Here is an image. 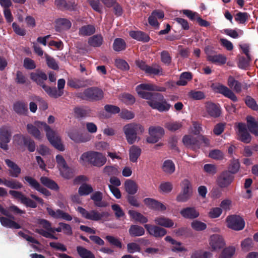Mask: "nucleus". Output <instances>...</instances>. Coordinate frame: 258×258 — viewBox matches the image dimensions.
Wrapping results in <instances>:
<instances>
[{
	"label": "nucleus",
	"instance_id": "f257e3e1",
	"mask_svg": "<svg viewBox=\"0 0 258 258\" xmlns=\"http://www.w3.org/2000/svg\"><path fill=\"white\" fill-rule=\"evenodd\" d=\"M136 90L139 96L149 101L148 104L153 109H156L160 112L168 111L171 107L164 96L159 93H151L146 91L165 92L166 88L158 86L153 84H141L136 88Z\"/></svg>",
	"mask_w": 258,
	"mask_h": 258
},
{
	"label": "nucleus",
	"instance_id": "f03ea898",
	"mask_svg": "<svg viewBox=\"0 0 258 258\" xmlns=\"http://www.w3.org/2000/svg\"><path fill=\"white\" fill-rule=\"evenodd\" d=\"M0 184H3L7 187L14 190H10L9 194L12 197L17 200L21 201V203L25 205L27 207L31 208H36L37 204L36 202L27 197L21 191L17 190L23 187V184L18 180L14 179H7L6 178L2 179L0 178Z\"/></svg>",
	"mask_w": 258,
	"mask_h": 258
},
{
	"label": "nucleus",
	"instance_id": "7ed1b4c3",
	"mask_svg": "<svg viewBox=\"0 0 258 258\" xmlns=\"http://www.w3.org/2000/svg\"><path fill=\"white\" fill-rule=\"evenodd\" d=\"M144 131V127L142 124L135 122L127 124L123 127L125 139L130 145L139 142L141 140L139 135H142Z\"/></svg>",
	"mask_w": 258,
	"mask_h": 258
},
{
	"label": "nucleus",
	"instance_id": "20e7f679",
	"mask_svg": "<svg viewBox=\"0 0 258 258\" xmlns=\"http://www.w3.org/2000/svg\"><path fill=\"white\" fill-rule=\"evenodd\" d=\"M76 96L83 100L94 102L101 100L104 93L102 89L97 87H92L85 89L83 92L77 93Z\"/></svg>",
	"mask_w": 258,
	"mask_h": 258
},
{
	"label": "nucleus",
	"instance_id": "39448f33",
	"mask_svg": "<svg viewBox=\"0 0 258 258\" xmlns=\"http://www.w3.org/2000/svg\"><path fill=\"white\" fill-rule=\"evenodd\" d=\"M35 124L38 126L41 125L44 128L48 140L53 147L60 151L64 150V146L61 143L60 139L57 136L56 133L52 130L46 122L36 121Z\"/></svg>",
	"mask_w": 258,
	"mask_h": 258
},
{
	"label": "nucleus",
	"instance_id": "423d86ee",
	"mask_svg": "<svg viewBox=\"0 0 258 258\" xmlns=\"http://www.w3.org/2000/svg\"><path fill=\"white\" fill-rule=\"evenodd\" d=\"M80 160L87 162L93 166L100 167L106 162V158L101 153L96 151H88L84 153Z\"/></svg>",
	"mask_w": 258,
	"mask_h": 258
},
{
	"label": "nucleus",
	"instance_id": "0eeeda50",
	"mask_svg": "<svg viewBox=\"0 0 258 258\" xmlns=\"http://www.w3.org/2000/svg\"><path fill=\"white\" fill-rule=\"evenodd\" d=\"M77 211L79 212L82 216L86 219L90 220L95 221L101 220L103 219H107L110 216L108 212H102L99 213L98 211L93 210L89 212L87 211L85 209L78 207Z\"/></svg>",
	"mask_w": 258,
	"mask_h": 258
},
{
	"label": "nucleus",
	"instance_id": "6e6552de",
	"mask_svg": "<svg viewBox=\"0 0 258 258\" xmlns=\"http://www.w3.org/2000/svg\"><path fill=\"white\" fill-rule=\"evenodd\" d=\"M37 223L46 230L43 229H36L35 230L36 233L46 238L55 240L58 239L56 236L50 233V231H52V227H51V223L49 221L44 219H38Z\"/></svg>",
	"mask_w": 258,
	"mask_h": 258
},
{
	"label": "nucleus",
	"instance_id": "1a4fd4ad",
	"mask_svg": "<svg viewBox=\"0 0 258 258\" xmlns=\"http://www.w3.org/2000/svg\"><path fill=\"white\" fill-rule=\"evenodd\" d=\"M12 132L8 125H3L0 127V148L5 151L9 149L8 143L11 140Z\"/></svg>",
	"mask_w": 258,
	"mask_h": 258
},
{
	"label": "nucleus",
	"instance_id": "9d476101",
	"mask_svg": "<svg viewBox=\"0 0 258 258\" xmlns=\"http://www.w3.org/2000/svg\"><path fill=\"white\" fill-rule=\"evenodd\" d=\"M227 227L234 230H242L245 226L243 219L239 215H233L229 216L226 218Z\"/></svg>",
	"mask_w": 258,
	"mask_h": 258
},
{
	"label": "nucleus",
	"instance_id": "9b49d317",
	"mask_svg": "<svg viewBox=\"0 0 258 258\" xmlns=\"http://www.w3.org/2000/svg\"><path fill=\"white\" fill-rule=\"evenodd\" d=\"M149 134L150 136L147 138V142L154 144L163 137L165 132L164 128L161 126H151L149 128Z\"/></svg>",
	"mask_w": 258,
	"mask_h": 258
},
{
	"label": "nucleus",
	"instance_id": "f8f14e48",
	"mask_svg": "<svg viewBox=\"0 0 258 258\" xmlns=\"http://www.w3.org/2000/svg\"><path fill=\"white\" fill-rule=\"evenodd\" d=\"M234 176L227 170L222 171L217 177L216 184L220 188H227L233 182Z\"/></svg>",
	"mask_w": 258,
	"mask_h": 258
},
{
	"label": "nucleus",
	"instance_id": "ddd939ff",
	"mask_svg": "<svg viewBox=\"0 0 258 258\" xmlns=\"http://www.w3.org/2000/svg\"><path fill=\"white\" fill-rule=\"evenodd\" d=\"M30 78L38 85L41 86L46 93H47L49 86L44 83L47 79V75L45 73L41 71H37L35 72L31 73Z\"/></svg>",
	"mask_w": 258,
	"mask_h": 258
},
{
	"label": "nucleus",
	"instance_id": "4468645a",
	"mask_svg": "<svg viewBox=\"0 0 258 258\" xmlns=\"http://www.w3.org/2000/svg\"><path fill=\"white\" fill-rule=\"evenodd\" d=\"M213 90L216 93L222 94L225 97L230 99L233 102L237 101V98L234 92L227 87L220 84H214L211 85Z\"/></svg>",
	"mask_w": 258,
	"mask_h": 258
},
{
	"label": "nucleus",
	"instance_id": "2eb2a0df",
	"mask_svg": "<svg viewBox=\"0 0 258 258\" xmlns=\"http://www.w3.org/2000/svg\"><path fill=\"white\" fill-rule=\"evenodd\" d=\"M237 132H236L237 139L240 141L248 144L251 142V136L247 131L246 124L239 122L237 123Z\"/></svg>",
	"mask_w": 258,
	"mask_h": 258
},
{
	"label": "nucleus",
	"instance_id": "dca6fc26",
	"mask_svg": "<svg viewBox=\"0 0 258 258\" xmlns=\"http://www.w3.org/2000/svg\"><path fill=\"white\" fill-rule=\"evenodd\" d=\"M66 81L64 79H60L57 81L58 90L55 87L49 86L47 94L51 97L57 98L63 94V89L64 87Z\"/></svg>",
	"mask_w": 258,
	"mask_h": 258
},
{
	"label": "nucleus",
	"instance_id": "f3484780",
	"mask_svg": "<svg viewBox=\"0 0 258 258\" xmlns=\"http://www.w3.org/2000/svg\"><path fill=\"white\" fill-rule=\"evenodd\" d=\"M223 237L217 234L211 236V251H219L225 245Z\"/></svg>",
	"mask_w": 258,
	"mask_h": 258
},
{
	"label": "nucleus",
	"instance_id": "a211bd4d",
	"mask_svg": "<svg viewBox=\"0 0 258 258\" xmlns=\"http://www.w3.org/2000/svg\"><path fill=\"white\" fill-rule=\"evenodd\" d=\"M144 227L151 235L156 238L162 237L167 233L165 229L156 225L146 224L144 225Z\"/></svg>",
	"mask_w": 258,
	"mask_h": 258
},
{
	"label": "nucleus",
	"instance_id": "6ab92c4d",
	"mask_svg": "<svg viewBox=\"0 0 258 258\" xmlns=\"http://www.w3.org/2000/svg\"><path fill=\"white\" fill-rule=\"evenodd\" d=\"M183 144L188 148L196 151L201 147V143L197 138L189 135H185L182 139Z\"/></svg>",
	"mask_w": 258,
	"mask_h": 258
},
{
	"label": "nucleus",
	"instance_id": "aec40b11",
	"mask_svg": "<svg viewBox=\"0 0 258 258\" xmlns=\"http://www.w3.org/2000/svg\"><path fill=\"white\" fill-rule=\"evenodd\" d=\"M144 203L149 208L152 210L161 211L166 210V207L164 205L154 199L146 198L144 200Z\"/></svg>",
	"mask_w": 258,
	"mask_h": 258
},
{
	"label": "nucleus",
	"instance_id": "412c9836",
	"mask_svg": "<svg viewBox=\"0 0 258 258\" xmlns=\"http://www.w3.org/2000/svg\"><path fill=\"white\" fill-rule=\"evenodd\" d=\"M91 81L83 78H71L68 80L67 84L71 88L79 89L91 85Z\"/></svg>",
	"mask_w": 258,
	"mask_h": 258
},
{
	"label": "nucleus",
	"instance_id": "4be33fe9",
	"mask_svg": "<svg viewBox=\"0 0 258 258\" xmlns=\"http://www.w3.org/2000/svg\"><path fill=\"white\" fill-rule=\"evenodd\" d=\"M69 137L76 143H85L90 140L87 134H81L77 131H73L69 133Z\"/></svg>",
	"mask_w": 258,
	"mask_h": 258
},
{
	"label": "nucleus",
	"instance_id": "5701e85b",
	"mask_svg": "<svg viewBox=\"0 0 258 258\" xmlns=\"http://www.w3.org/2000/svg\"><path fill=\"white\" fill-rule=\"evenodd\" d=\"M129 35L134 39L143 43H146L150 41L149 35L145 32L141 31H131Z\"/></svg>",
	"mask_w": 258,
	"mask_h": 258
},
{
	"label": "nucleus",
	"instance_id": "b1692460",
	"mask_svg": "<svg viewBox=\"0 0 258 258\" xmlns=\"http://www.w3.org/2000/svg\"><path fill=\"white\" fill-rule=\"evenodd\" d=\"M180 214L184 218L188 219H196L200 215L199 212L194 207L183 208L180 211Z\"/></svg>",
	"mask_w": 258,
	"mask_h": 258
},
{
	"label": "nucleus",
	"instance_id": "393cba45",
	"mask_svg": "<svg viewBox=\"0 0 258 258\" xmlns=\"http://www.w3.org/2000/svg\"><path fill=\"white\" fill-rule=\"evenodd\" d=\"M5 162L6 165L11 168V169L9 170L10 175L13 177H18L21 172L20 167L15 162L9 159H6Z\"/></svg>",
	"mask_w": 258,
	"mask_h": 258
},
{
	"label": "nucleus",
	"instance_id": "a878e982",
	"mask_svg": "<svg viewBox=\"0 0 258 258\" xmlns=\"http://www.w3.org/2000/svg\"><path fill=\"white\" fill-rule=\"evenodd\" d=\"M13 109L19 115H26L28 112L27 103L23 101L16 102L14 104Z\"/></svg>",
	"mask_w": 258,
	"mask_h": 258
},
{
	"label": "nucleus",
	"instance_id": "bb28decb",
	"mask_svg": "<svg viewBox=\"0 0 258 258\" xmlns=\"http://www.w3.org/2000/svg\"><path fill=\"white\" fill-rule=\"evenodd\" d=\"M54 4L59 10L74 11L75 9V5L74 3L69 2L68 3L66 0H55Z\"/></svg>",
	"mask_w": 258,
	"mask_h": 258
},
{
	"label": "nucleus",
	"instance_id": "cd10ccee",
	"mask_svg": "<svg viewBox=\"0 0 258 258\" xmlns=\"http://www.w3.org/2000/svg\"><path fill=\"white\" fill-rule=\"evenodd\" d=\"M75 115L77 118H83L90 115L91 112L89 107L86 106L76 107L74 109Z\"/></svg>",
	"mask_w": 258,
	"mask_h": 258
},
{
	"label": "nucleus",
	"instance_id": "c85d7f7f",
	"mask_svg": "<svg viewBox=\"0 0 258 258\" xmlns=\"http://www.w3.org/2000/svg\"><path fill=\"white\" fill-rule=\"evenodd\" d=\"M142 153L141 149L136 145H133L129 150V159L131 162H137Z\"/></svg>",
	"mask_w": 258,
	"mask_h": 258
},
{
	"label": "nucleus",
	"instance_id": "c756f323",
	"mask_svg": "<svg viewBox=\"0 0 258 258\" xmlns=\"http://www.w3.org/2000/svg\"><path fill=\"white\" fill-rule=\"evenodd\" d=\"M247 126L249 132L258 136V124L254 117L251 116H247L246 117Z\"/></svg>",
	"mask_w": 258,
	"mask_h": 258
},
{
	"label": "nucleus",
	"instance_id": "7c9ffc66",
	"mask_svg": "<svg viewBox=\"0 0 258 258\" xmlns=\"http://www.w3.org/2000/svg\"><path fill=\"white\" fill-rule=\"evenodd\" d=\"M90 199L93 201L95 206L98 207H105V202H102L103 194L100 191H96L91 195Z\"/></svg>",
	"mask_w": 258,
	"mask_h": 258
},
{
	"label": "nucleus",
	"instance_id": "2f4dec72",
	"mask_svg": "<svg viewBox=\"0 0 258 258\" xmlns=\"http://www.w3.org/2000/svg\"><path fill=\"white\" fill-rule=\"evenodd\" d=\"M145 230L143 227L138 225H131L129 229L128 233L131 237H139L145 234Z\"/></svg>",
	"mask_w": 258,
	"mask_h": 258
},
{
	"label": "nucleus",
	"instance_id": "473e14b6",
	"mask_svg": "<svg viewBox=\"0 0 258 258\" xmlns=\"http://www.w3.org/2000/svg\"><path fill=\"white\" fill-rule=\"evenodd\" d=\"M124 188L128 195H134L138 189L137 184L131 179H127L124 182Z\"/></svg>",
	"mask_w": 258,
	"mask_h": 258
},
{
	"label": "nucleus",
	"instance_id": "72a5a7b5",
	"mask_svg": "<svg viewBox=\"0 0 258 258\" xmlns=\"http://www.w3.org/2000/svg\"><path fill=\"white\" fill-rule=\"evenodd\" d=\"M41 183L47 188L53 190H57L59 186L53 180L46 176H42L40 179Z\"/></svg>",
	"mask_w": 258,
	"mask_h": 258
},
{
	"label": "nucleus",
	"instance_id": "f704fd0d",
	"mask_svg": "<svg viewBox=\"0 0 258 258\" xmlns=\"http://www.w3.org/2000/svg\"><path fill=\"white\" fill-rule=\"evenodd\" d=\"M76 250L81 258H96L94 254L91 250L83 246H77Z\"/></svg>",
	"mask_w": 258,
	"mask_h": 258
},
{
	"label": "nucleus",
	"instance_id": "c9c22d12",
	"mask_svg": "<svg viewBox=\"0 0 258 258\" xmlns=\"http://www.w3.org/2000/svg\"><path fill=\"white\" fill-rule=\"evenodd\" d=\"M236 248L234 246H229L223 249L218 258H232L235 254Z\"/></svg>",
	"mask_w": 258,
	"mask_h": 258
},
{
	"label": "nucleus",
	"instance_id": "e433bc0d",
	"mask_svg": "<svg viewBox=\"0 0 258 258\" xmlns=\"http://www.w3.org/2000/svg\"><path fill=\"white\" fill-rule=\"evenodd\" d=\"M154 221L156 224L167 228L172 227L174 225V222L172 220L164 216L156 218Z\"/></svg>",
	"mask_w": 258,
	"mask_h": 258
},
{
	"label": "nucleus",
	"instance_id": "4c0bfd02",
	"mask_svg": "<svg viewBox=\"0 0 258 258\" xmlns=\"http://www.w3.org/2000/svg\"><path fill=\"white\" fill-rule=\"evenodd\" d=\"M0 222L4 227L16 229L21 228V226L18 223L7 217H1Z\"/></svg>",
	"mask_w": 258,
	"mask_h": 258
},
{
	"label": "nucleus",
	"instance_id": "58836bf2",
	"mask_svg": "<svg viewBox=\"0 0 258 258\" xmlns=\"http://www.w3.org/2000/svg\"><path fill=\"white\" fill-rule=\"evenodd\" d=\"M145 73L149 75H162L163 70L160 66L155 63L153 64L151 66L148 65Z\"/></svg>",
	"mask_w": 258,
	"mask_h": 258
},
{
	"label": "nucleus",
	"instance_id": "ea45409f",
	"mask_svg": "<svg viewBox=\"0 0 258 258\" xmlns=\"http://www.w3.org/2000/svg\"><path fill=\"white\" fill-rule=\"evenodd\" d=\"M227 85L236 93H240L241 91V84L236 80L232 76L229 77L227 81Z\"/></svg>",
	"mask_w": 258,
	"mask_h": 258
},
{
	"label": "nucleus",
	"instance_id": "a19ab883",
	"mask_svg": "<svg viewBox=\"0 0 258 258\" xmlns=\"http://www.w3.org/2000/svg\"><path fill=\"white\" fill-rule=\"evenodd\" d=\"M128 214L132 219L141 224H145L148 222V218L141 213L134 210H129Z\"/></svg>",
	"mask_w": 258,
	"mask_h": 258
},
{
	"label": "nucleus",
	"instance_id": "79ce46f5",
	"mask_svg": "<svg viewBox=\"0 0 258 258\" xmlns=\"http://www.w3.org/2000/svg\"><path fill=\"white\" fill-rule=\"evenodd\" d=\"M126 47V42L123 39L117 38L114 39L112 48L115 51L119 52L124 50Z\"/></svg>",
	"mask_w": 258,
	"mask_h": 258
},
{
	"label": "nucleus",
	"instance_id": "37998d69",
	"mask_svg": "<svg viewBox=\"0 0 258 258\" xmlns=\"http://www.w3.org/2000/svg\"><path fill=\"white\" fill-rule=\"evenodd\" d=\"M26 128L28 133L35 139L38 140L41 139V133L35 125L32 123H28L26 125Z\"/></svg>",
	"mask_w": 258,
	"mask_h": 258
},
{
	"label": "nucleus",
	"instance_id": "c03bdc74",
	"mask_svg": "<svg viewBox=\"0 0 258 258\" xmlns=\"http://www.w3.org/2000/svg\"><path fill=\"white\" fill-rule=\"evenodd\" d=\"M95 32V28L92 25H87L79 29V34L80 36H90Z\"/></svg>",
	"mask_w": 258,
	"mask_h": 258
},
{
	"label": "nucleus",
	"instance_id": "a18cd8bd",
	"mask_svg": "<svg viewBox=\"0 0 258 258\" xmlns=\"http://www.w3.org/2000/svg\"><path fill=\"white\" fill-rule=\"evenodd\" d=\"M103 39L101 35H95L89 38L88 44L93 47H100L103 43Z\"/></svg>",
	"mask_w": 258,
	"mask_h": 258
},
{
	"label": "nucleus",
	"instance_id": "49530a36",
	"mask_svg": "<svg viewBox=\"0 0 258 258\" xmlns=\"http://www.w3.org/2000/svg\"><path fill=\"white\" fill-rule=\"evenodd\" d=\"M93 188L92 186L89 184L84 183L78 189V194L80 196H85L92 193Z\"/></svg>",
	"mask_w": 258,
	"mask_h": 258
},
{
	"label": "nucleus",
	"instance_id": "de8ad7c7",
	"mask_svg": "<svg viewBox=\"0 0 258 258\" xmlns=\"http://www.w3.org/2000/svg\"><path fill=\"white\" fill-rule=\"evenodd\" d=\"M61 176L64 178L70 179L74 177V170L68 165L59 170Z\"/></svg>",
	"mask_w": 258,
	"mask_h": 258
},
{
	"label": "nucleus",
	"instance_id": "09e8293b",
	"mask_svg": "<svg viewBox=\"0 0 258 258\" xmlns=\"http://www.w3.org/2000/svg\"><path fill=\"white\" fill-rule=\"evenodd\" d=\"M23 181L25 183H27L31 188L36 190L39 187L40 184L36 179L30 176H24Z\"/></svg>",
	"mask_w": 258,
	"mask_h": 258
},
{
	"label": "nucleus",
	"instance_id": "8fccbe9b",
	"mask_svg": "<svg viewBox=\"0 0 258 258\" xmlns=\"http://www.w3.org/2000/svg\"><path fill=\"white\" fill-rule=\"evenodd\" d=\"M226 57L222 54H216L211 55V62L218 65H223L226 62Z\"/></svg>",
	"mask_w": 258,
	"mask_h": 258
},
{
	"label": "nucleus",
	"instance_id": "3c124183",
	"mask_svg": "<svg viewBox=\"0 0 258 258\" xmlns=\"http://www.w3.org/2000/svg\"><path fill=\"white\" fill-rule=\"evenodd\" d=\"M103 173L112 177L117 175L119 171L117 166H106L103 169Z\"/></svg>",
	"mask_w": 258,
	"mask_h": 258
},
{
	"label": "nucleus",
	"instance_id": "603ef678",
	"mask_svg": "<svg viewBox=\"0 0 258 258\" xmlns=\"http://www.w3.org/2000/svg\"><path fill=\"white\" fill-rule=\"evenodd\" d=\"M240 163L238 159H233L230 161L228 166L229 172H230L232 175L236 173L239 170Z\"/></svg>",
	"mask_w": 258,
	"mask_h": 258
},
{
	"label": "nucleus",
	"instance_id": "864d4df0",
	"mask_svg": "<svg viewBox=\"0 0 258 258\" xmlns=\"http://www.w3.org/2000/svg\"><path fill=\"white\" fill-rule=\"evenodd\" d=\"M163 170L168 173H172L175 171V165L172 161L167 160L164 161L162 166Z\"/></svg>",
	"mask_w": 258,
	"mask_h": 258
},
{
	"label": "nucleus",
	"instance_id": "5fc2aeb1",
	"mask_svg": "<svg viewBox=\"0 0 258 258\" xmlns=\"http://www.w3.org/2000/svg\"><path fill=\"white\" fill-rule=\"evenodd\" d=\"M45 57L46 58V63L49 68L54 70H57L59 69L58 64L54 58L51 57L46 53L45 54Z\"/></svg>",
	"mask_w": 258,
	"mask_h": 258
},
{
	"label": "nucleus",
	"instance_id": "6e6d98bb",
	"mask_svg": "<svg viewBox=\"0 0 258 258\" xmlns=\"http://www.w3.org/2000/svg\"><path fill=\"white\" fill-rule=\"evenodd\" d=\"M191 227L195 230L200 231L205 230L207 225L204 222L196 220L191 223Z\"/></svg>",
	"mask_w": 258,
	"mask_h": 258
},
{
	"label": "nucleus",
	"instance_id": "4d7b16f0",
	"mask_svg": "<svg viewBox=\"0 0 258 258\" xmlns=\"http://www.w3.org/2000/svg\"><path fill=\"white\" fill-rule=\"evenodd\" d=\"M115 65L118 69L122 71H127L130 69V66L127 62L120 58L115 60Z\"/></svg>",
	"mask_w": 258,
	"mask_h": 258
},
{
	"label": "nucleus",
	"instance_id": "13d9d810",
	"mask_svg": "<svg viewBox=\"0 0 258 258\" xmlns=\"http://www.w3.org/2000/svg\"><path fill=\"white\" fill-rule=\"evenodd\" d=\"M189 98L194 100H201L205 97L204 93L201 91L191 90L188 93Z\"/></svg>",
	"mask_w": 258,
	"mask_h": 258
},
{
	"label": "nucleus",
	"instance_id": "bf43d9fd",
	"mask_svg": "<svg viewBox=\"0 0 258 258\" xmlns=\"http://www.w3.org/2000/svg\"><path fill=\"white\" fill-rule=\"evenodd\" d=\"M245 103L246 105L253 110H258V105L255 100L249 96L246 97Z\"/></svg>",
	"mask_w": 258,
	"mask_h": 258
},
{
	"label": "nucleus",
	"instance_id": "052dcab7",
	"mask_svg": "<svg viewBox=\"0 0 258 258\" xmlns=\"http://www.w3.org/2000/svg\"><path fill=\"white\" fill-rule=\"evenodd\" d=\"M182 190L181 191L192 194V186L190 182L188 179H184L181 184Z\"/></svg>",
	"mask_w": 258,
	"mask_h": 258
},
{
	"label": "nucleus",
	"instance_id": "680f3d73",
	"mask_svg": "<svg viewBox=\"0 0 258 258\" xmlns=\"http://www.w3.org/2000/svg\"><path fill=\"white\" fill-rule=\"evenodd\" d=\"M182 124L177 122L170 121L167 122L165 125V127L171 132H175L180 128Z\"/></svg>",
	"mask_w": 258,
	"mask_h": 258
},
{
	"label": "nucleus",
	"instance_id": "e2e57ef3",
	"mask_svg": "<svg viewBox=\"0 0 258 258\" xmlns=\"http://www.w3.org/2000/svg\"><path fill=\"white\" fill-rule=\"evenodd\" d=\"M24 146L26 147L30 152H33L35 150V143L29 136H28L26 139H25Z\"/></svg>",
	"mask_w": 258,
	"mask_h": 258
},
{
	"label": "nucleus",
	"instance_id": "0e129e2a",
	"mask_svg": "<svg viewBox=\"0 0 258 258\" xmlns=\"http://www.w3.org/2000/svg\"><path fill=\"white\" fill-rule=\"evenodd\" d=\"M121 100L127 105L133 104L135 102V98L134 96L128 93L122 94Z\"/></svg>",
	"mask_w": 258,
	"mask_h": 258
},
{
	"label": "nucleus",
	"instance_id": "69168bd1",
	"mask_svg": "<svg viewBox=\"0 0 258 258\" xmlns=\"http://www.w3.org/2000/svg\"><path fill=\"white\" fill-rule=\"evenodd\" d=\"M171 57L167 51L164 50L161 52V60L163 63L169 66L171 62Z\"/></svg>",
	"mask_w": 258,
	"mask_h": 258
},
{
	"label": "nucleus",
	"instance_id": "338daca9",
	"mask_svg": "<svg viewBox=\"0 0 258 258\" xmlns=\"http://www.w3.org/2000/svg\"><path fill=\"white\" fill-rule=\"evenodd\" d=\"M127 250L130 253H134L136 252H140L141 247L140 245L136 242L128 243L127 245Z\"/></svg>",
	"mask_w": 258,
	"mask_h": 258
},
{
	"label": "nucleus",
	"instance_id": "774afa93",
	"mask_svg": "<svg viewBox=\"0 0 258 258\" xmlns=\"http://www.w3.org/2000/svg\"><path fill=\"white\" fill-rule=\"evenodd\" d=\"M120 117L124 119L129 120L135 117L134 113L126 109H122L119 114Z\"/></svg>",
	"mask_w": 258,
	"mask_h": 258
}]
</instances>
